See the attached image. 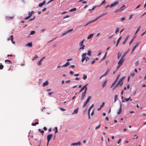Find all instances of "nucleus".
<instances>
[{"label":"nucleus","instance_id":"obj_1","mask_svg":"<svg viewBox=\"0 0 146 146\" xmlns=\"http://www.w3.org/2000/svg\"><path fill=\"white\" fill-rule=\"evenodd\" d=\"M86 53H83L82 55V62H83L84 60H85L86 61H87L89 59V58L88 57H85V56L86 55Z\"/></svg>","mask_w":146,"mask_h":146},{"label":"nucleus","instance_id":"obj_2","mask_svg":"<svg viewBox=\"0 0 146 146\" xmlns=\"http://www.w3.org/2000/svg\"><path fill=\"white\" fill-rule=\"evenodd\" d=\"M84 39H83L79 43V45L81 46V47L79 49V50L82 49L84 50V48L85 47V46L83 45V43L84 42Z\"/></svg>","mask_w":146,"mask_h":146},{"label":"nucleus","instance_id":"obj_3","mask_svg":"<svg viewBox=\"0 0 146 146\" xmlns=\"http://www.w3.org/2000/svg\"><path fill=\"white\" fill-rule=\"evenodd\" d=\"M92 97L91 96H89L88 97L87 99L84 102V104L83 105V107L84 108L86 104L88 103L89 102L90 100V99H91Z\"/></svg>","mask_w":146,"mask_h":146},{"label":"nucleus","instance_id":"obj_4","mask_svg":"<svg viewBox=\"0 0 146 146\" xmlns=\"http://www.w3.org/2000/svg\"><path fill=\"white\" fill-rule=\"evenodd\" d=\"M53 137V135L51 134H50L49 135H48L47 136V145H48L50 140Z\"/></svg>","mask_w":146,"mask_h":146},{"label":"nucleus","instance_id":"obj_5","mask_svg":"<svg viewBox=\"0 0 146 146\" xmlns=\"http://www.w3.org/2000/svg\"><path fill=\"white\" fill-rule=\"evenodd\" d=\"M124 61V59L121 58L120 60L118 63V64L121 65L123 63Z\"/></svg>","mask_w":146,"mask_h":146},{"label":"nucleus","instance_id":"obj_6","mask_svg":"<svg viewBox=\"0 0 146 146\" xmlns=\"http://www.w3.org/2000/svg\"><path fill=\"white\" fill-rule=\"evenodd\" d=\"M119 3V2L118 1H116L114 2L113 3L111 4L110 6V7L111 8L114 6H115L117 4Z\"/></svg>","mask_w":146,"mask_h":146},{"label":"nucleus","instance_id":"obj_7","mask_svg":"<svg viewBox=\"0 0 146 146\" xmlns=\"http://www.w3.org/2000/svg\"><path fill=\"white\" fill-rule=\"evenodd\" d=\"M79 110V108H76L74 111L72 113V114H77L78 113Z\"/></svg>","mask_w":146,"mask_h":146},{"label":"nucleus","instance_id":"obj_8","mask_svg":"<svg viewBox=\"0 0 146 146\" xmlns=\"http://www.w3.org/2000/svg\"><path fill=\"white\" fill-rule=\"evenodd\" d=\"M46 1H44L42 3H40L39 4L38 6L39 7H41L43 5H44L45 4Z\"/></svg>","mask_w":146,"mask_h":146},{"label":"nucleus","instance_id":"obj_9","mask_svg":"<svg viewBox=\"0 0 146 146\" xmlns=\"http://www.w3.org/2000/svg\"><path fill=\"white\" fill-rule=\"evenodd\" d=\"M110 70L109 69H107L106 70L105 72V73L104 74H103L104 76H106L110 72Z\"/></svg>","mask_w":146,"mask_h":146},{"label":"nucleus","instance_id":"obj_10","mask_svg":"<svg viewBox=\"0 0 146 146\" xmlns=\"http://www.w3.org/2000/svg\"><path fill=\"white\" fill-rule=\"evenodd\" d=\"M122 107L121 106L120 107L119 109L118 110V111L117 112V114H119L121 113V112H122Z\"/></svg>","mask_w":146,"mask_h":146},{"label":"nucleus","instance_id":"obj_11","mask_svg":"<svg viewBox=\"0 0 146 146\" xmlns=\"http://www.w3.org/2000/svg\"><path fill=\"white\" fill-rule=\"evenodd\" d=\"M129 38V36H127L126 38L123 41V42L122 44H123L124 45L125 44L127 40Z\"/></svg>","mask_w":146,"mask_h":146},{"label":"nucleus","instance_id":"obj_12","mask_svg":"<svg viewBox=\"0 0 146 146\" xmlns=\"http://www.w3.org/2000/svg\"><path fill=\"white\" fill-rule=\"evenodd\" d=\"M71 145H79L80 146L81 145V143L80 141H79L78 143H72L71 144Z\"/></svg>","mask_w":146,"mask_h":146},{"label":"nucleus","instance_id":"obj_13","mask_svg":"<svg viewBox=\"0 0 146 146\" xmlns=\"http://www.w3.org/2000/svg\"><path fill=\"white\" fill-rule=\"evenodd\" d=\"M121 36H120L119 37V38L117 40V41L116 44L115 45V46H117L118 44H119V42H120V40L121 39Z\"/></svg>","mask_w":146,"mask_h":146},{"label":"nucleus","instance_id":"obj_14","mask_svg":"<svg viewBox=\"0 0 146 146\" xmlns=\"http://www.w3.org/2000/svg\"><path fill=\"white\" fill-rule=\"evenodd\" d=\"M123 82L122 81H121L120 80H119L118 83L117 84V85H120V86H121L123 84Z\"/></svg>","mask_w":146,"mask_h":146},{"label":"nucleus","instance_id":"obj_15","mask_svg":"<svg viewBox=\"0 0 146 146\" xmlns=\"http://www.w3.org/2000/svg\"><path fill=\"white\" fill-rule=\"evenodd\" d=\"M69 65V62H67L65 64L63 65L62 67H66L68 66Z\"/></svg>","mask_w":146,"mask_h":146},{"label":"nucleus","instance_id":"obj_16","mask_svg":"<svg viewBox=\"0 0 146 146\" xmlns=\"http://www.w3.org/2000/svg\"><path fill=\"white\" fill-rule=\"evenodd\" d=\"M86 94V93H84V92L82 94L81 97V99L82 100H83V99L84 97L85 96Z\"/></svg>","mask_w":146,"mask_h":146},{"label":"nucleus","instance_id":"obj_17","mask_svg":"<svg viewBox=\"0 0 146 146\" xmlns=\"http://www.w3.org/2000/svg\"><path fill=\"white\" fill-rule=\"evenodd\" d=\"M26 46H28L30 47H31L32 46V42L28 43L26 44Z\"/></svg>","mask_w":146,"mask_h":146},{"label":"nucleus","instance_id":"obj_18","mask_svg":"<svg viewBox=\"0 0 146 146\" xmlns=\"http://www.w3.org/2000/svg\"><path fill=\"white\" fill-rule=\"evenodd\" d=\"M48 84V81H46L45 82H44V83H43V84L42 85L43 86H47Z\"/></svg>","mask_w":146,"mask_h":146},{"label":"nucleus","instance_id":"obj_19","mask_svg":"<svg viewBox=\"0 0 146 146\" xmlns=\"http://www.w3.org/2000/svg\"><path fill=\"white\" fill-rule=\"evenodd\" d=\"M107 52H106L105 54L104 55V56L101 59V60L100 62L102 61L103 60H104V59L106 57V55H107Z\"/></svg>","mask_w":146,"mask_h":146},{"label":"nucleus","instance_id":"obj_20","mask_svg":"<svg viewBox=\"0 0 146 146\" xmlns=\"http://www.w3.org/2000/svg\"><path fill=\"white\" fill-rule=\"evenodd\" d=\"M94 34H90L88 36V37H87V38L88 39H89L90 38H92V37L93 36H94Z\"/></svg>","mask_w":146,"mask_h":146},{"label":"nucleus","instance_id":"obj_21","mask_svg":"<svg viewBox=\"0 0 146 146\" xmlns=\"http://www.w3.org/2000/svg\"><path fill=\"white\" fill-rule=\"evenodd\" d=\"M34 12L33 11H32L31 12H29L28 16L30 17L32 15Z\"/></svg>","mask_w":146,"mask_h":146},{"label":"nucleus","instance_id":"obj_22","mask_svg":"<svg viewBox=\"0 0 146 146\" xmlns=\"http://www.w3.org/2000/svg\"><path fill=\"white\" fill-rule=\"evenodd\" d=\"M92 52L90 50H88V52L87 54L89 56H91Z\"/></svg>","mask_w":146,"mask_h":146},{"label":"nucleus","instance_id":"obj_23","mask_svg":"<svg viewBox=\"0 0 146 146\" xmlns=\"http://www.w3.org/2000/svg\"><path fill=\"white\" fill-rule=\"evenodd\" d=\"M137 47V46H136V45H135L133 46L132 49V50L131 53H132L134 51V50H135V48H136V47Z\"/></svg>","mask_w":146,"mask_h":146},{"label":"nucleus","instance_id":"obj_24","mask_svg":"<svg viewBox=\"0 0 146 146\" xmlns=\"http://www.w3.org/2000/svg\"><path fill=\"white\" fill-rule=\"evenodd\" d=\"M54 129H55V131L54 132V134H56L58 132V128L57 127H55Z\"/></svg>","mask_w":146,"mask_h":146},{"label":"nucleus","instance_id":"obj_25","mask_svg":"<svg viewBox=\"0 0 146 146\" xmlns=\"http://www.w3.org/2000/svg\"><path fill=\"white\" fill-rule=\"evenodd\" d=\"M38 123H39L38 122H36L35 123H32L31 125L33 126H35L36 124H38Z\"/></svg>","mask_w":146,"mask_h":146},{"label":"nucleus","instance_id":"obj_26","mask_svg":"<svg viewBox=\"0 0 146 146\" xmlns=\"http://www.w3.org/2000/svg\"><path fill=\"white\" fill-rule=\"evenodd\" d=\"M127 54V52H125L124 54L122 55V56H121V58H122L123 59H124V58L125 57V56L126 55V54Z\"/></svg>","mask_w":146,"mask_h":146},{"label":"nucleus","instance_id":"obj_27","mask_svg":"<svg viewBox=\"0 0 146 146\" xmlns=\"http://www.w3.org/2000/svg\"><path fill=\"white\" fill-rule=\"evenodd\" d=\"M122 10V9H117V10H116L115 11V13H117L118 12L121 11Z\"/></svg>","mask_w":146,"mask_h":146},{"label":"nucleus","instance_id":"obj_28","mask_svg":"<svg viewBox=\"0 0 146 146\" xmlns=\"http://www.w3.org/2000/svg\"><path fill=\"white\" fill-rule=\"evenodd\" d=\"M118 97L117 95H115L114 98V102H115L117 100Z\"/></svg>","mask_w":146,"mask_h":146},{"label":"nucleus","instance_id":"obj_29","mask_svg":"<svg viewBox=\"0 0 146 146\" xmlns=\"http://www.w3.org/2000/svg\"><path fill=\"white\" fill-rule=\"evenodd\" d=\"M76 8H73L72 9H70L69 11L70 12H73V11H76Z\"/></svg>","mask_w":146,"mask_h":146},{"label":"nucleus","instance_id":"obj_30","mask_svg":"<svg viewBox=\"0 0 146 146\" xmlns=\"http://www.w3.org/2000/svg\"><path fill=\"white\" fill-rule=\"evenodd\" d=\"M135 38V37H133V38L131 39V41L129 42V44L130 45L132 43L133 40L134 39V38Z\"/></svg>","mask_w":146,"mask_h":146},{"label":"nucleus","instance_id":"obj_31","mask_svg":"<svg viewBox=\"0 0 146 146\" xmlns=\"http://www.w3.org/2000/svg\"><path fill=\"white\" fill-rule=\"evenodd\" d=\"M38 130L41 133H43L44 132V131L42 130H41L40 129H38Z\"/></svg>","mask_w":146,"mask_h":146},{"label":"nucleus","instance_id":"obj_32","mask_svg":"<svg viewBox=\"0 0 146 146\" xmlns=\"http://www.w3.org/2000/svg\"><path fill=\"white\" fill-rule=\"evenodd\" d=\"M3 68V66L2 64L1 63L0 64V70L2 69Z\"/></svg>","mask_w":146,"mask_h":146},{"label":"nucleus","instance_id":"obj_33","mask_svg":"<svg viewBox=\"0 0 146 146\" xmlns=\"http://www.w3.org/2000/svg\"><path fill=\"white\" fill-rule=\"evenodd\" d=\"M38 57V56L37 55H35V56L32 59V60H36V58H37Z\"/></svg>","mask_w":146,"mask_h":146},{"label":"nucleus","instance_id":"obj_34","mask_svg":"<svg viewBox=\"0 0 146 146\" xmlns=\"http://www.w3.org/2000/svg\"><path fill=\"white\" fill-rule=\"evenodd\" d=\"M5 62H9L10 64L12 63L11 62L10 60H9L6 59L5 60Z\"/></svg>","mask_w":146,"mask_h":146},{"label":"nucleus","instance_id":"obj_35","mask_svg":"<svg viewBox=\"0 0 146 146\" xmlns=\"http://www.w3.org/2000/svg\"><path fill=\"white\" fill-rule=\"evenodd\" d=\"M140 28H141V27H139L137 28L136 32L135 33V34H136V33H137L139 31V29H140Z\"/></svg>","mask_w":146,"mask_h":146},{"label":"nucleus","instance_id":"obj_36","mask_svg":"<svg viewBox=\"0 0 146 146\" xmlns=\"http://www.w3.org/2000/svg\"><path fill=\"white\" fill-rule=\"evenodd\" d=\"M87 78V76L86 75H83V79H84V80H85Z\"/></svg>","mask_w":146,"mask_h":146},{"label":"nucleus","instance_id":"obj_37","mask_svg":"<svg viewBox=\"0 0 146 146\" xmlns=\"http://www.w3.org/2000/svg\"><path fill=\"white\" fill-rule=\"evenodd\" d=\"M92 23V22H91V21L89 22H88V23H86V24H85V25H84V27H86L89 24H90V23Z\"/></svg>","mask_w":146,"mask_h":146},{"label":"nucleus","instance_id":"obj_38","mask_svg":"<svg viewBox=\"0 0 146 146\" xmlns=\"http://www.w3.org/2000/svg\"><path fill=\"white\" fill-rule=\"evenodd\" d=\"M35 33V31H31L30 33V35H33Z\"/></svg>","mask_w":146,"mask_h":146},{"label":"nucleus","instance_id":"obj_39","mask_svg":"<svg viewBox=\"0 0 146 146\" xmlns=\"http://www.w3.org/2000/svg\"><path fill=\"white\" fill-rule=\"evenodd\" d=\"M105 104V102H103L102 104V105H101L100 106V107H101V108H102V107L104 106V105Z\"/></svg>","mask_w":146,"mask_h":146},{"label":"nucleus","instance_id":"obj_40","mask_svg":"<svg viewBox=\"0 0 146 146\" xmlns=\"http://www.w3.org/2000/svg\"><path fill=\"white\" fill-rule=\"evenodd\" d=\"M120 74H119V75L118 76H117V78H116V80H115V82H117V80H118V78H119V76H120Z\"/></svg>","mask_w":146,"mask_h":146},{"label":"nucleus","instance_id":"obj_41","mask_svg":"<svg viewBox=\"0 0 146 146\" xmlns=\"http://www.w3.org/2000/svg\"><path fill=\"white\" fill-rule=\"evenodd\" d=\"M107 13H104L103 14H102L101 15H100V16H99L100 17V18L102 17L103 16L105 15H106V14Z\"/></svg>","mask_w":146,"mask_h":146},{"label":"nucleus","instance_id":"obj_42","mask_svg":"<svg viewBox=\"0 0 146 146\" xmlns=\"http://www.w3.org/2000/svg\"><path fill=\"white\" fill-rule=\"evenodd\" d=\"M135 75V73L134 72L131 73V76L133 77Z\"/></svg>","mask_w":146,"mask_h":146},{"label":"nucleus","instance_id":"obj_43","mask_svg":"<svg viewBox=\"0 0 146 146\" xmlns=\"http://www.w3.org/2000/svg\"><path fill=\"white\" fill-rule=\"evenodd\" d=\"M106 82H105L103 84L102 86V87H104L106 85Z\"/></svg>","mask_w":146,"mask_h":146},{"label":"nucleus","instance_id":"obj_44","mask_svg":"<svg viewBox=\"0 0 146 146\" xmlns=\"http://www.w3.org/2000/svg\"><path fill=\"white\" fill-rule=\"evenodd\" d=\"M41 63H42V62H41L39 60L38 63V65L39 66L41 65L42 64Z\"/></svg>","mask_w":146,"mask_h":146},{"label":"nucleus","instance_id":"obj_45","mask_svg":"<svg viewBox=\"0 0 146 146\" xmlns=\"http://www.w3.org/2000/svg\"><path fill=\"white\" fill-rule=\"evenodd\" d=\"M100 124L99 125H98V126H97L96 127L95 129H97L99 128L100 127Z\"/></svg>","mask_w":146,"mask_h":146},{"label":"nucleus","instance_id":"obj_46","mask_svg":"<svg viewBox=\"0 0 146 146\" xmlns=\"http://www.w3.org/2000/svg\"><path fill=\"white\" fill-rule=\"evenodd\" d=\"M84 89L82 87L80 89V90L79 91V93H80V92H81Z\"/></svg>","mask_w":146,"mask_h":146},{"label":"nucleus","instance_id":"obj_47","mask_svg":"<svg viewBox=\"0 0 146 146\" xmlns=\"http://www.w3.org/2000/svg\"><path fill=\"white\" fill-rule=\"evenodd\" d=\"M125 77L124 76L121 78L120 80L121 81H123V80L125 78Z\"/></svg>","mask_w":146,"mask_h":146},{"label":"nucleus","instance_id":"obj_48","mask_svg":"<svg viewBox=\"0 0 146 146\" xmlns=\"http://www.w3.org/2000/svg\"><path fill=\"white\" fill-rule=\"evenodd\" d=\"M68 33L67 32H65L64 33H63L62 35V36H64V35H66L67 33Z\"/></svg>","mask_w":146,"mask_h":146},{"label":"nucleus","instance_id":"obj_49","mask_svg":"<svg viewBox=\"0 0 146 146\" xmlns=\"http://www.w3.org/2000/svg\"><path fill=\"white\" fill-rule=\"evenodd\" d=\"M119 28L116 29V31H115V33H117L118 32V31H119Z\"/></svg>","mask_w":146,"mask_h":146},{"label":"nucleus","instance_id":"obj_50","mask_svg":"<svg viewBox=\"0 0 146 146\" xmlns=\"http://www.w3.org/2000/svg\"><path fill=\"white\" fill-rule=\"evenodd\" d=\"M113 36V35H110L108 36V38H111Z\"/></svg>","mask_w":146,"mask_h":146},{"label":"nucleus","instance_id":"obj_51","mask_svg":"<svg viewBox=\"0 0 146 146\" xmlns=\"http://www.w3.org/2000/svg\"><path fill=\"white\" fill-rule=\"evenodd\" d=\"M73 30V29H71L70 30H68V31H67V32L68 33H69V32H71Z\"/></svg>","mask_w":146,"mask_h":146},{"label":"nucleus","instance_id":"obj_52","mask_svg":"<svg viewBox=\"0 0 146 146\" xmlns=\"http://www.w3.org/2000/svg\"><path fill=\"white\" fill-rule=\"evenodd\" d=\"M141 42L140 41H139V42H137L136 43V44L135 45H136V46H138V45Z\"/></svg>","mask_w":146,"mask_h":146},{"label":"nucleus","instance_id":"obj_53","mask_svg":"<svg viewBox=\"0 0 146 146\" xmlns=\"http://www.w3.org/2000/svg\"><path fill=\"white\" fill-rule=\"evenodd\" d=\"M10 37L11 38V41H13V35L11 36Z\"/></svg>","mask_w":146,"mask_h":146},{"label":"nucleus","instance_id":"obj_54","mask_svg":"<svg viewBox=\"0 0 146 146\" xmlns=\"http://www.w3.org/2000/svg\"><path fill=\"white\" fill-rule=\"evenodd\" d=\"M95 62V60H93L92 62H91V63L92 64H94Z\"/></svg>","mask_w":146,"mask_h":146},{"label":"nucleus","instance_id":"obj_55","mask_svg":"<svg viewBox=\"0 0 146 146\" xmlns=\"http://www.w3.org/2000/svg\"><path fill=\"white\" fill-rule=\"evenodd\" d=\"M88 85V84H86V85H84V86L83 87H82L84 89L85 88H87L86 87V86H87V85Z\"/></svg>","mask_w":146,"mask_h":146},{"label":"nucleus","instance_id":"obj_56","mask_svg":"<svg viewBox=\"0 0 146 146\" xmlns=\"http://www.w3.org/2000/svg\"><path fill=\"white\" fill-rule=\"evenodd\" d=\"M130 97H129V98H125V100L127 102L129 100V99H130Z\"/></svg>","mask_w":146,"mask_h":146},{"label":"nucleus","instance_id":"obj_57","mask_svg":"<svg viewBox=\"0 0 146 146\" xmlns=\"http://www.w3.org/2000/svg\"><path fill=\"white\" fill-rule=\"evenodd\" d=\"M121 139H119V141H118L117 143L118 144H119L120 143V142L121 141Z\"/></svg>","mask_w":146,"mask_h":146},{"label":"nucleus","instance_id":"obj_58","mask_svg":"<svg viewBox=\"0 0 146 146\" xmlns=\"http://www.w3.org/2000/svg\"><path fill=\"white\" fill-rule=\"evenodd\" d=\"M45 57H42L39 61H40L41 62H42V60L45 58Z\"/></svg>","mask_w":146,"mask_h":146},{"label":"nucleus","instance_id":"obj_59","mask_svg":"<svg viewBox=\"0 0 146 146\" xmlns=\"http://www.w3.org/2000/svg\"><path fill=\"white\" fill-rule=\"evenodd\" d=\"M45 57H42L39 61H40L41 62H42V60L45 58Z\"/></svg>","mask_w":146,"mask_h":146},{"label":"nucleus","instance_id":"obj_60","mask_svg":"<svg viewBox=\"0 0 146 146\" xmlns=\"http://www.w3.org/2000/svg\"><path fill=\"white\" fill-rule=\"evenodd\" d=\"M125 19V17H123L121 19V21H124Z\"/></svg>","mask_w":146,"mask_h":146},{"label":"nucleus","instance_id":"obj_61","mask_svg":"<svg viewBox=\"0 0 146 146\" xmlns=\"http://www.w3.org/2000/svg\"><path fill=\"white\" fill-rule=\"evenodd\" d=\"M30 17L29 16H27V17H26L25 18V20H27V19H29V18H30Z\"/></svg>","mask_w":146,"mask_h":146},{"label":"nucleus","instance_id":"obj_62","mask_svg":"<svg viewBox=\"0 0 146 146\" xmlns=\"http://www.w3.org/2000/svg\"><path fill=\"white\" fill-rule=\"evenodd\" d=\"M97 7L96 6H94V7H93V8H92V10H94Z\"/></svg>","mask_w":146,"mask_h":146},{"label":"nucleus","instance_id":"obj_63","mask_svg":"<svg viewBox=\"0 0 146 146\" xmlns=\"http://www.w3.org/2000/svg\"><path fill=\"white\" fill-rule=\"evenodd\" d=\"M133 14H131V15H130V17H129V19H131V18H132V16H133Z\"/></svg>","mask_w":146,"mask_h":146},{"label":"nucleus","instance_id":"obj_64","mask_svg":"<svg viewBox=\"0 0 146 146\" xmlns=\"http://www.w3.org/2000/svg\"><path fill=\"white\" fill-rule=\"evenodd\" d=\"M46 10H47V9L46 8H45L42 9V11L44 12V11H46Z\"/></svg>","mask_w":146,"mask_h":146}]
</instances>
